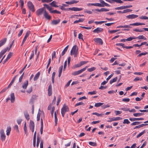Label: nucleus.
<instances>
[{"mask_svg":"<svg viewBox=\"0 0 148 148\" xmlns=\"http://www.w3.org/2000/svg\"><path fill=\"white\" fill-rule=\"evenodd\" d=\"M30 34V32L29 31H27L26 32V33L25 36V37L23 39V43H25V42L27 38L28 37V36H29Z\"/></svg>","mask_w":148,"mask_h":148,"instance_id":"16","label":"nucleus"},{"mask_svg":"<svg viewBox=\"0 0 148 148\" xmlns=\"http://www.w3.org/2000/svg\"><path fill=\"white\" fill-rule=\"evenodd\" d=\"M99 1L101 3V5L102 6V7H104V6L107 7L110 6V5L109 4L105 2L103 0H99Z\"/></svg>","mask_w":148,"mask_h":148,"instance_id":"13","label":"nucleus"},{"mask_svg":"<svg viewBox=\"0 0 148 148\" xmlns=\"http://www.w3.org/2000/svg\"><path fill=\"white\" fill-rule=\"evenodd\" d=\"M24 129L25 131V134L27 135V127L26 124V123L25 122L24 125Z\"/></svg>","mask_w":148,"mask_h":148,"instance_id":"42","label":"nucleus"},{"mask_svg":"<svg viewBox=\"0 0 148 148\" xmlns=\"http://www.w3.org/2000/svg\"><path fill=\"white\" fill-rule=\"evenodd\" d=\"M40 75V73L39 72H38L35 76L34 77V81H36L39 77Z\"/></svg>","mask_w":148,"mask_h":148,"instance_id":"27","label":"nucleus"},{"mask_svg":"<svg viewBox=\"0 0 148 148\" xmlns=\"http://www.w3.org/2000/svg\"><path fill=\"white\" fill-rule=\"evenodd\" d=\"M6 40L7 38H5L0 41V47L5 43Z\"/></svg>","mask_w":148,"mask_h":148,"instance_id":"19","label":"nucleus"},{"mask_svg":"<svg viewBox=\"0 0 148 148\" xmlns=\"http://www.w3.org/2000/svg\"><path fill=\"white\" fill-rule=\"evenodd\" d=\"M129 119L132 121H134L143 120L144 119L143 118H130Z\"/></svg>","mask_w":148,"mask_h":148,"instance_id":"22","label":"nucleus"},{"mask_svg":"<svg viewBox=\"0 0 148 148\" xmlns=\"http://www.w3.org/2000/svg\"><path fill=\"white\" fill-rule=\"evenodd\" d=\"M78 48L77 47L76 45H75L73 46L72 49L71 51V55H72L75 54L77 51Z\"/></svg>","mask_w":148,"mask_h":148,"instance_id":"7","label":"nucleus"},{"mask_svg":"<svg viewBox=\"0 0 148 148\" xmlns=\"http://www.w3.org/2000/svg\"><path fill=\"white\" fill-rule=\"evenodd\" d=\"M94 6L100 7H102V5H101V3H94Z\"/></svg>","mask_w":148,"mask_h":148,"instance_id":"63","label":"nucleus"},{"mask_svg":"<svg viewBox=\"0 0 148 148\" xmlns=\"http://www.w3.org/2000/svg\"><path fill=\"white\" fill-rule=\"evenodd\" d=\"M148 54L147 52H142V53H140V54H139L138 56V57H140L141 56H142L145 55L146 54Z\"/></svg>","mask_w":148,"mask_h":148,"instance_id":"53","label":"nucleus"},{"mask_svg":"<svg viewBox=\"0 0 148 148\" xmlns=\"http://www.w3.org/2000/svg\"><path fill=\"white\" fill-rule=\"evenodd\" d=\"M36 132H35L34 134V138H33V146L35 147L36 146Z\"/></svg>","mask_w":148,"mask_h":148,"instance_id":"30","label":"nucleus"},{"mask_svg":"<svg viewBox=\"0 0 148 148\" xmlns=\"http://www.w3.org/2000/svg\"><path fill=\"white\" fill-rule=\"evenodd\" d=\"M27 6L29 9L32 12H34L35 11L34 7L31 1L27 2Z\"/></svg>","mask_w":148,"mask_h":148,"instance_id":"4","label":"nucleus"},{"mask_svg":"<svg viewBox=\"0 0 148 148\" xmlns=\"http://www.w3.org/2000/svg\"><path fill=\"white\" fill-rule=\"evenodd\" d=\"M89 144L90 145L93 147H95L97 146V144L96 143L90 142L89 143Z\"/></svg>","mask_w":148,"mask_h":148,"instance_id":"47","label":"nucleus"},{"mask_svg":"<svg viewBox=\"0 0 148 148\" xmlns=\"http://www.w3.org/2000/svg\"><path fill=\"white\" fill-rule=\"evenodd\" d=\"M69 110V108L68 106L65 104H64L61 110L62 115L64 117L66 112H68Z\"/></svg>","mask_w":148,"mask_h":148,"instance_id":"1","label":"nucleus"},{"mask_svg":"<svg viewBox=\"0 0 148 148\" xmlns=\"http://www.w3.org/2000/svg\"><path fill=\"white\" fill-rule=\"evenodd\" d=\"M28 84V81L27 80L25 82L23 85H22V88H23L24 89H26Z\"/></svg>","mask_w":148,"mask_h":148,"instance_id":"18","label":"nucleus"},{"mask_svg":"<svg viewBox=\"0 0 148 148\" xmlns=\"http://www.w3.org/2000/svg\"><path fill=\"white\" fill-rule=\"evenodd\" d=\"M63 67V65H62L59 68L58 76L59 77H60L61 76L62 73V71Z\"/></svg>","mask_w":148,"mask_h":148,"instance_id":"29","label":"nucleus"},{"mask_svg":"<svg viewBox=\"0 0 148 148\" xmlns=\"http://www.w3.org/2000/svg\"><path fill=\"white\" fill-rule=\"evenodd\" d=\"M141 123V122L136 121L132 123L131 125L132 126L138 125Z\"/></svg>","mask_w":148,"mask_h":148,"instance_id":"40","label":"nucleus"},{"mask_svg":"<svg viewBox=\"0 0 148 148\" xmlns=\"http://www.w3.org/2000/svg\"><path fill=\"white\" fill-rule=\"evenodd\" d=\"M131 25H130V24L129 25H125L124 26H123V28H125L124 30V31H129L130 30L129 28H130L131 27L130 26Z\"/></svg>","mask_w":148,"mask_h":148,"instance_id":"26","label":"nucleus"},{"mask_svg":"<svg viewBox=\"0 0 148 148\" xmlns=\"http://www.w3.org/2000/svg\"><path fill=\"white\" fill-rule=\"evenodd\" d=\"M44 16L47 20H49L51 18V16L46 11H45V12L43 14Z\"/></svg>","mask_w":148,"mask_h":148,"instance_id":"14","label":"nucleus"},{"mask_svg":"<svg viewBox=\"0 0 148 148\" xmlns=\"http://www.w3.org/2000/svg\"><path fill=\"white\" fill-rule=\"evenodd\" d=\"M60 21V19H58V20H53L52 21L51 23L53 25H56L58 24Z\"/></svg>","mask_w":148,"mask_h":148,"instance_id":"23","label":"nucleus"},{"mask_svg":"<svg viewBox=\"0 0 148 148\" xmlns=\"http://www.w3.org/2000/svg\"><path fill=\"white\" fill-rule=\"evenodd\" d=\"M94 40L97 43H99L100 44L102 45L103 41L102 40L99 38H95L94 39Z\"/></svg>","mask_w":148,"mask_h":148,"instance_id":"9","label":"nucleus"},{"mask_svg":"<svg viewBox=\"0 0 148 148\" xmlns=\"http://www.w3.org/2000/svg\"><path fill=\"white\" fill-rule=\"evenodd\" d=\"M117 79V77H114L113 79L110 80V84H112L113 82H116V81Z\"/></svg>","mask_w":148,"mask_h":148,"instance_id":"38","label":"nucleus"},{"mask_svg":"<svg viewBox=\"0 0 148 148\" xmlns=\"http://www.w3.org/2000/svg\"><path fill=\"white\" fill-rule=\"evenodd\" d=\"M121 118L119 117H116V118L113 117L111 118H110L109 120H108L107 121L108 122H110L112 121H116L120 120Z\"/></svg>","mask_w":148,"mask_h":148,"instance_id":"12","label":"nucleus"},{"mask_svg":"<svg viewBox=\"0 0 148 148\" xmlns=\"http://www.w3.org/2000/svg\"><path fill=\"white\" fill-rule=\"evenodd\" d=\"M24 74V72L23 74L19 78V81L20 82H21L22 81V80L23 79V76Z\"/></svg>","mask_w":148,"mask_h":148,"instance_id":"62","label":"nucleus"},{"mask_svg":"<svg viewBox=\"0 0 148 148\" xmlns=\"http://www.w3.org/2000/svg\"><path fill=\"white\" fill-rule=\"evenodd\" d=\"M51 13H56L58 14H60L61 13L60 12V11H58L56 10L51 11Z\"/></svg>","mask_w":148,"mask_h":148,"instance_id":"54","label":"nucleus"},{"mask_svg":"<svg viewBox=\"0 0 148 148\" xmlns=\"http://www.w3.org/2000/svg\"><path fill=\"white\" fill-rule=\"evenodd\" d=\"M116 46H120L123 47L125 48V46L124 44L122 43H117L116 44Z\"/></svg>","mask_w":148,"mask_h":148,"instance_id":"60","label":"nucleus"},{"mask_svg":"<svg viewBox=\"0 0 148 148\" xmlns=\"http://www.w3.org/2000/svg\"><path fill=\"white\" fill-rule=\"evenodd\" d=\"M68 143L65 145V146L66 147H68L70 146L71 144V141L70 140H68L67 141Z\"/></svg>","mask_w":148,"mask_h":148,"instance_id":"55","label":"nucleus"},{"mask_svg":"<svg viewBox=\"0 0 148 148\" xmlns=\"http://www.w3.org/2000/svg\"><path fill=\"white\" fill-rule=\"evenodd\" d=\"M114 112L116 115L120 114L122 113V112L119 110H115L114 111Z\"/></svg>","mask_w":148,"mask_h":148,"instance_id":"59","label":"nucleus"},{"mask_svg":"<svg viewBox=\"0 0 148 148\" xmlns=\"http://www.w3.org/2000/svg\"><path fill=\"white\" fill-rule=\"evenodd\" d=\"M0 134L1 140L2 141H4L5 139L6 136L3 129H1L0 130Z\"/></svg>","mask_w":148,"mask_h":148,"instance_id":"5","label":"nucleus"},{"mask_svg":"<svg viewBox=\"0 0 148 148\" xmlns=\"http://www.w3.org/2000/svg\"><path fill=\"white\" fill-rule=\"evenodd\" d=\"M88 62V61H81L80 62V64L81 65V66L87 63Z\"/></svg>","mask_w":148,"mask_h":148,"instance_id":"61","label":"nucleus"},{"mask_svg":"<svg viewBox=\"0 0 148 148\" xmlns=\"http://www.w3.org/2000/svg\"><path fill=\"white\" fill-rule=\"evenodd\" d=\"M130 123V122L127 119H124L123 121V124H128Z\"/></svg>","mask_w":148,"mask_h":148,"instance_id":"58","label":"nucleus"},{"mask_svg":"<svg viewBox=\"0 0 148 148\" xmlns=\"http://www.w3.org/2000/svg\"><path fill=\"white\" fill-rule=\"evenodd\" d=\"M84 103L83 102H79L78 103H76L75 105V107H76V106H80V105H84Z\"/></svg>","mask_w":148,"mask_h":148,"instance_id":"56","label":"nucleus"},{"mask_svg":"<svg viewBox=\"0 0 148 148\" xmlns=\"http://www.w3.org/2000/svg\"><path fill=\"white\" fill-rule=\"evenodd\" d=\"M58 113V110L55 111L54 112L55 122V126H56L58 122V119L57 117V113Z\"/></svg>","mask_w":148,"mask_h":148,"instance_id":"21","label":"nucleus"},{"mask_svg":"<svg viewBox=\"0 0 148 148\" xmlns=\"http://www.w3.org/2000/svg\"><path fill=\"white\" fill-rule=\"evenodd\" d=\"M143 113H134L133 114V115L134 116L137 117V116H139L143 114Z\"/></svg>","mask_w":148,"mask_h":148,"instance_id":"39","label":"nucleus"},{"mask_svg":"<svg viewBox=\"0 0 148 148\" xmlns=\"http://www.w3.org/2000/svg\"><path fill=\"white\" fill-rule=\"evenodd\" d=\"M80 66H81L80 64V63H79V64H75L72 67V68L73 69H75L76 68L79 67Z\"/></svg>","mask_w":148,"mask_h":148,"instance_id":"43","label":"nucleus"},{"mask_svg":"<svg viewBox=\"0 0 148 148\" xmlns=\"http://www.w3.org/2000/svg\"><path fill=\"white\" fill-rule=\"evenodd\" d=\"M103 104V103H95V106L98 107H99L101 105H102Z\"/></svg>","mask_w":148,"mask_h":148,"instance_id":"48","label":"nucleus"},{"mask_svg":"<svg viewBox=\"0 0 148 148\" xmlns=\"http://www.w3.org/2000/svg\"><path fill=\"white\" fill-rule=\"evenodd\" d=\"M138 15L134 14H132L127 16L126 17L127 18L129 19H132L136 18L138 17Z\"/></svg>","mask_w":148,"mask_h":148,"instance_id":"11","label":"nucleus"},{"mask_svg":"<svg viewBox=\"0 0 148 148\" xmlns=\"http://www.w3.org/2000/svg\"><path fill=\"white\" fill-rule=\"evenodd\" d=\"M136 39H138L139 40L143 39L145 40H147L146 38L143 35H139L137 37H136Z\"/></svg>","mask_w":148,"mask_h":148,"instance_id":"25","label":"nucleus"},{"mask_svg":"<svg viewBox=\"0 0 148 148\" xmlns=\"http://www.w3.org/2000/svg\"><path fill=\"white\" fill-rule=\"evenodd\" d=\"M116 10H121L125 9L124 6H121L115 8Z\"/></svg>","mask_w":148,"mask_h":148,"instance_id":"45","label":"nucleus"},{"mask_svg":"<svg viewBox=\"0 0 148 148\" xmlns=\"http://www.w3.org/2000/svg\"><path fill=\"white\" fill-rule=\"evenodd\" d=\"M45 11H46L45 8H42L38 9L36 11V14L38 16H40L42 15L43 13H44Z\"/></svg>","mask_w":148,"mask_h":148,"instance_id":"6","label":"nucleus"},{"mask_svg":"<svg viewBox=\"0 0 148 148\" xmlns=\"http://www.w3.org/2000/svg\"><path fill=\"white\" fill-rule=\"evenodd\" d=\"M56 2L55 1H53L50 3V4L52 6L57 8L58 7L57 5H56Z\"/></svg>","mask_w":148,"mask_h":148,"instance_id":"34","label":"nucleus"},{"mask_svg":"<svg viewBox=\"0 0 148 148\" xmlns=\"http://www.w3.org/2000/svg\"><path fill=\"white\" fill-rule=\"evenodd\" d=\"M14 129L16 131L18 132H19V130L18 129V127L17 125H15L14 127Z\"/></svg>","mask_w":148,"mask_h":148,"instance_id":"64","label":"nucleus"},{"mask_svg":"<svg viewBox=\"0 0 148 148\" xmlns=\"http://www.w3.org/2000/svg\"><path fill=\"white\" fill-rule=\"evenodd\" d=\"M69 10H71L74 11H79L83 10L82 8H79L77 7H73L69 8Z\"/></svg>","mask_w":148,"mask_h":148,"instance_id":"10","label":"nucleus"},{"mask_svg":"<svg viewBox=\"0 0 148 148\" xmlns=\"http://www.w3.org/2000/svg\"><path fill=\"white\" fill-rule=\"evenodd\" d=\"M84 19L82 18H79L78 20H75L74 22V23H76L79 22H83L84 21Z\"/></svg>","mask_w":148,"mask_h":148,"instance_id":"35","label":"nucleus"},{"mask_svg":"<svg viewBox=\"0 0 148 148\" xmlns=\"http://www.w3.org/2000/svg\"><path fill=\"white\" fill-rule=\"evenodd\" d=\"M95 10L99 12H103L108 11L109 10L105 8H102L100 9H95Z\"/></svg>","mask_w":148,"mask_h":148,"instance_id":"15","label":"nucleus"},{"mask_svg":"<svg viewBox=\"0 0 148 148\" xmlns=\"http://www.w3.org/2000/svg\"><path fill=\"white\" fill-rule=\"evenodd\" d=\"M96 69V68L95 67H92V68H90L88 69H87V71L90 72H92L93 71H94Z\"/></svg>","mask_w":148,"mask_h":148,"instance_id":"49","label":"nucleus"},{"mask_svg":"<svg viewBox=\"0 0 148 148\" xmlns=\"http://www.w3.org/2000/svg\"><path fill=\"white\" fill-rule=\"evenodd\" d=\"M87 67H88V66H86L84 68H83L82 69H81L79 70V71H74L72 73V75H75V76L77 75H78L81 73H82L84 71H85V70L86 69H87Z\"/></svg>","mask_w":148,"mask_h":148,"instance_id":"2","label":"nucleus"},{"mask_svg":"<svg viewBox=\"0 0 148 148\" xmlns=\"http://www.w3.org/2000/svg\"><path fill=\"white\" fill-rule=\"evenodd\" d=\"M11 131V127H10L9 126L7 127L6 131V134L7 136H9L10 134V132Z\"/></svg>","mask_w":148,"mask_h":148,"instance_id":"32","label":"nucleus"},{"mask_svg":"<svg viewBox=\"0 0 148 148\" xmlns=\"http://www.w3.org/2000/svg\"><path fill=\"white\" fill-rule=\"evenodd\" d=\"M142 25H145V24L140 23H136L130 24V25H132V26H139Z\"/></svg>","mask_w":148,"mask_h":148,"instance_id":"28","label":"nucleus"},{"mask_svg":"<svg viewBox=\"0 0 148 148\" xmlns=\"http://www.w3.org/2000/svg\"><path fill=\"white\" fill-rule=\"evenodd\" d=\"M41 128L40 129V133L42 134L43 133V122L42 119H41Z\"/></svg>","mask_w":148,"mask_h":148,"instance_id":"31","label":"nucleus"},{"mask_svg":"<svg viewBox=\"0 0 148 148\" xmlns=\"http://www.w3.org/2000/svg\"><path fill=\"white\" fill-rule=\"evenodd\" d=\"M107 22L106 21H95V23L96 24H101L103 23H106Z\"/></svg>","mask_w":148,"mask_h":148,"instance_id":"37","label":"nucleus"},{"mask_svg":"<svg viewBox=\"0 0 148 148\" xmlns=\"http://www.w3.org/2000/svg\"><path fill=\"white\" fill-rule=\"evenodd\" d=\"M8 49V47L2 50L0 53L3 56L6 53Z\"/></svg>","mask_w":148,"mask_h":148,"instance_id":"36","label":"nucleus"},{"mask_svg":"<svg viewBox=\"0 0 148 148\" xmlns=\"http://www.w3.org/2000/svg\"><path fill=\"white\" fill-rule=\"evenodd\" d=\"M142 80V77L139 78L138 77H136L134 79V82H136L138 80L141 81Z\"/></svg>","mask_w":148,"mask_h":148,"instance_id":"52","label":"nucleus"},{"mask_svg":"<svg viewBox=\"0 0 148 148\" xmlns=\"http://www.w3.org/2000/svg\"><path fill=\"white\" fill-rule=\"evenodd\" d=\"M37 141L36 143V146L37 147H38L39 146V144L40 142V138L39 136H37Z\"/></svg>","mask_w":148,"mask_h":148,"instance_id":"46","label":"nucleus"},{"mask_svg":"<svg viewBox=\"0 0 148 148\" xmlns=\"http://www.w3.org/2000/svg\"><path fill=\"white\" fill-rule=\"evenodd\" d=\"M132 10L130 9H127L126 10H125L123 11V13H125L127 12H132Z\"/></svg>","mask_w":148,"mask_h":148,"instance_id":"50","label":"nucleus"},{"mask_svg":"<svg viewBox=\"0 0 148 148\" xmlns=\"http://www.w3.org/2000/svg\"><path fill=\"white\" fill-rule=\"evenodd\" d=\"M29 127L30 129L34 128L35 124L34 123L32 120H30V121Z\"/></svg>","mask_w":148,"mask_h":148,"instance_id":"17","label":"nucleus"},{"mask_svg":"<svg viewBox=\"0 0 148 148\" xmlns=\"http://www.w3.org/2000/svg\"><path fill=\"white\" fill-rule=\"evenodd\" d=\"M103 28L99 27H98L96 29L93 30V32L95 33L98 34L99 33L103 32Z\"/></svg>","mask_w":148,"mask_h":148,"instance_id":"8","label":"nucleus"},{"mask_svg":"<svg viewBox=\"0 0 148 148\" xmlns=\"http://www.w3.org/2000/svg\"><path fill=\"white\" fill-rule=\"evenodd\" d=\"M18 75H16L15 76V77L13 78L9 84L8 86V88H10L12 84L13 83L14 81L16 78L17 77Z\"/></svg>","mask_w":148,"mask_h":148,"instance_id":"24","label":"nucleus"},{"mask_svg":"<svg viewBox=\"0 0 148 148\" xmlns=\"http://www.w3.org/2000/svg\"><path fill=\"white\" fill-rule=\"evenodd\" d=\"M10 97H8L6 99V102H7L9 100H10L12 103H14L15 99L14 93H12L10 95Z\"/></svg>","mask_w":148,"mask_h":148,"instance_id":"3","label":"nucleus"},{"mask_svg":"<svg viewBox=\"0 0 148 148\" xmlns=\"http://www.w3.org/2000/svg\"><path fill=\"white\" fill-rule=\"evenodd\" d=\"M133 31L136 32H142L144 31V30L142 29H139L138 28H136L133 29Z\"/></svg>","mask_w":148,"mask_h":148,"instance_id":"41","label":"nucleus"},{"mask_svg":"<svg viewBox=\"0 0 148 148\" xmlns=\"http://www.w3.org/2000/svg\"><path fill=\"white\" fill-rule=\"evenodd\" d=\"M24 114L25 118L27 121H28L29 119V116L27 111V110L25 111L24 112Z\"/></svg>","mask_w":148,"mask_h":148,"instance_id":"20","label":"nucleus"},{"mask_svg":"<svg viewBox=\"0 0 148 148\" xmlns=\"http://www.w3.org/2000/svg\"><path fill=\"white\" fill-rule=\"evenodd\" d=\"M136 39V37L135 36H133L132 37H130L126 39V41H131L133 39Z\"/></svg>","mask_w":148,"mask_h":148,"instance_id":"44","label":"nucleus"},{"mask_svg":"<svg viewBox=\"0 0 148 148\" xmlns=\"http://www.w3.org/2000/svg\"><path fill=\"white\" fill-rule=\"evenodd\" d=\"M145 132V130H144L142 132H141L137 136L136 138H138L139 137L141 136L142 135H143Z\"/></svg>","mask_w":148,"mask_h":148,"instance_id":"57","label":"nucleus"},{"mask_svg":"<svg viewBox=\"0 0 148 148\" xmlns=\"http://www.w3.org/2000/svg\"><path fill=\"white\" fill-rule=\"evenodd\" d=\"M68 47L69 45H68L64 49L61 55L62 56H63L65 54L68 49Z\"/></svg>","mask_w":148,"mask_h":148,"instance_id":"33","label":"nucleus"},{"mask_svg":"<svg viewBox=\"0 0 148 148\" xmlns=\"http://www.w3.org/2000/svg\"><path fill=\"white\" fill-rule=\"evenodd\" d=\"M139 18L141 19H144V20H147L148 19V17L144 16H141L139 17Z\"/></svg>","mask_w":148,"mask_h":148,"instance_id":"51","label":"nucleus"}]
</instances>
